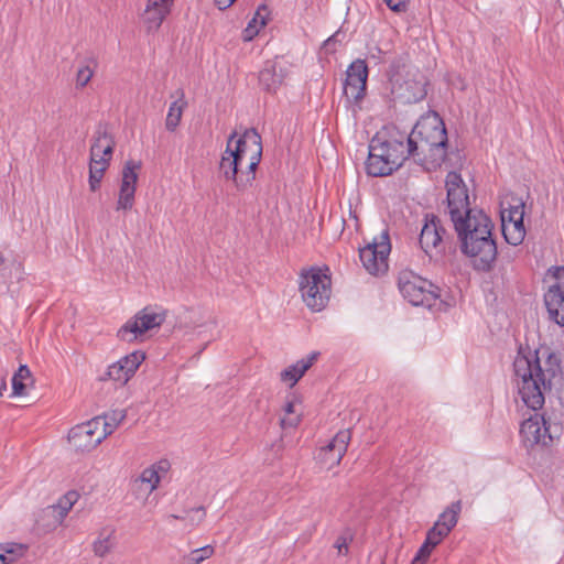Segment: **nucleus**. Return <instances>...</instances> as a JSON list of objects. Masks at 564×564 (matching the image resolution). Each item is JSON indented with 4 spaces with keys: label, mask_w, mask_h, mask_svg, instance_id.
Segmentation results:
<instances>
[{
    "label": "nucleus",
    "mask_w": 564,
    "mask_h": 564,
    "mask_svg": "<svg viewBox=\"0 0 564 564\" xmlns=\"http://www.w3.org/2000/svg\"><path fill=\"white\" fill-rule=\"evenodd\" d=\"M513 370L521 400L533 411L542 409L545 392L563 383L561 359L549 348L536 349L529 356L519 352Z\"/></svg>",
    "instance_id": "obj_1"
},
{
    "label": "nucleus",
    "mask_w": 564,
    "mask_h": 564,
    "mask_svg": "<svg viewBox=\"0 0 564 564\" xmlns=\"http://www.w3.org/2000/svg\"><path fill=\"white\" fill-rule=\"evenodd\" d=\"M464 254L473 259L474 268L488 272L497 259V243L492 237L494 224L482 212L476 210L458 223L453 224Z\"/></svg>",
    "instance_id": "obj_2"
},
{
    "label": "nucleus",
    "mask_w": 564,
    "mask_h": 564,
    "mask_svg": "<svg viewBox=\"0 0 564 564\" xmlns=\"http://www.w3.org/2000/svg\"><path fill=\"white\" fill-rule=\"evenodd\" d=\"M445 123L435 111L422 116L409 133V153L425 171H435L447 156Z\"/></svg>",
    "instance_id": "obj_3"
},
{
    "label": "nucleus",
    "mask_w": 564,
    "mask_h": 564,
    "mask_svg": "<svg viewBox=\"0 0 564 564\" xmlns=\"http://www.w3.org/2000/svg\"><path fill=\"white\" fill-rule=\"evenodd\" d=\"M389 78L394 99L402 104L419 102L423 100L427 94L426 78L417 69L408 68L406 59L402 56L391 62Z\"/></svg>",
    "instance_id": "obj_4"
},
{
    "label": "nucleus",
    "mask_w": 564,
    "mask_h": 564,
    "mask_svg": "<svg viewBox=\"0 0 564 564\" xmlns=\"http://www.w3.org/2000/svg\"><path fill=\"white\" fill-rule=\"evenodd\" d=\"M300 291L306 306L313 312H321L330 297V276L319 268L303 270L300 275Z\"/></svg>",
    "instance_id": "obj_5"
},
{
    "label": "nucleus",
    "mask_w": 564,
    "mask_h": 564,
    "mask_svg": "<svg viewBox=\"0 0 564 564\" xmlns=\"http://www.w3.org/2000/svg\"><path fill=\"white\" fill-rule=\"evenodd\" d=\"M231 152L242 164L246 163L247 177L240 180V186L252 183L256 178V171L262 158L261 135L256 129H247L237 140Z\"/></svg>",
    "instance_id": "obj_6"
},
{
    "label": "nucleus",
    "mask_w": 564,
    "mask_h": 564,
    "mask_svg": "<svg viewBox=\"0 0 564 564\" xmlns=\"http://www.w3.org/2000/svg\"><path fill=\"white\" fill-rule=\"evenodd\" d=\"M399 290L402 296L414 306L432 307L441 296V289L432 282L412 273H402L399 278Z\"/></svg>",
    "instance_id": "obj_7"
},
{
    "label": "nucleus",
    "mask_w": 564,
    "mask_h": 564,
    "mask_svg": "<svg viewBox=\"0 0 564 564\" xmlns=\"http://www.w3.org/2000/svg\"><path fill=\"white\" fill-rule=\"evenodd\" d=\"M391 251L389 231L383 230L371 242L359 249V258L364 268L372 275L388 271V257Z\"/></svg>",
    "instance_id": "obj_8"
},
{
    "label": "nucleus",
    "mask_w": 564,
    "mask_h": 564,
    "mask_svg": "<svg viewBox=\"0 0 564 564\" xmlns=\"http://www.w3.org/2000/svg\"><path fill=\"white\" fill-rule=\"evenodd\" d=\"M447 191V207L453 224L458 223L468 215L476 210L470 208L468 189L465 185L462 175L455 171H451L445 180Z\"/></svg>",
    "instance_id": "obj_9"
},
{
    "label": "nucleus",
    "mask_w": 564,
    "mask_h": 564,
    "mask_svg": "<svg viewBox=\"0 0 564 564\" xmlns=\"http://www.w3.org/2000/svg\"><path fill=\"white\" fill-rule=\"evenodd\" d=\"M558 431L557 425H552L544 415L538 413L523 421L520 427V434L527 448H532L535 445L550 446Z\"/></svg>",
    "instance_id": "obj_10"
},
{
    "label": "nucleus",
    "mask_w": 564,
    "mask_h": 564,
    "mask_svg": "<svg viewBox=\"0 0 564 564\" xmlns=\"http://www.w3.org/2000/svg\"><path fill=\"white\" fill-rule=\"evenodd\" d=\"M165 316V313H155L147 306L119 328L117 337L120 340L132 343L147 332L160 327L164 323Z\"/></svg>",
    "instance_id": "obj_11"
},
{
    "label": "nucleus",
    "mask_w": 564,
    "mask_h": 564,
    "mask_svg": "<svg viewBox=\"0 0 564 564\" xmlns=\"http://www.w3.org/2000/svg\"><path fill=\"white\" fill-rule=\"evenodd\" d=\"M447 238V231L441 219L434 214H426L419 243L430 259H437L443 256Z\"/></svg>",
    "instance_id": "obj_12"
},
{
    "label": "nucleus",
    "mask_w": 564,
    "mask_h": 564,
    "mask_svg": "<svg viewBox=\"0 0 564 564\" xmlns=\"http://www.w3.org/2000/svg\"><path fill=\"white\" fill-rule=\"evenodd\" d=\"M101 419H91L85 423L72 427L68 432V441L78 452H89L107 437L101 432Z\"/></svg>",
    "instance_id": "obj_13"
},
{
    "label": "nucleus",
    "mask_w": 564,
    "mask_h": 564,
    "mask_svg": "<svg viewBox=\"0 0 564 564\" xmlns=\"http://www.w3.org/2000/svg\"><path fill=\"white\" fill-rule=\"evenodd\" d=\"M141 161L128 160L121 172V184L117 209L130 210L134 204V194L137 189L138 172L141 170Z\"/></svg>",
    "instance_id": "obj_14"
},
{
    "label": "nucleus",
    "mask_w": 564,
    "mask_h": 564,
    "mask_svg": "<svg viewBox=\"0 0 564 564\" xmlns=\"http://www.w3.org/2000/svg\"><path fill=\"white\" fill-rule=\"evenodd\" d=\"M237 137V132L234 131L227 141V148L219 162V172L227 181H232L238 191H246L252 183H247L240 186V180L247 177L246 171L242 170L243 164L238 161L237 156L231 152V143Z\"/></svg>",
    "instance_id": "obj_15"
},
{
    "label": "nucleus",
    "mask_w": 564,
    "mask_h": 564,
    "mask_svg": "<svg viewBox=\"0 0 564 564\" xmlns=\"http://www.w3.org/2000/svg\"><path fill=\"white\" fill-rule=\"evenodd\" d=\"M366 171L370 176H387L392 174L394 166L391 160L384 152V148L378 144V134L371 140L369 144V155L366 161Z\"/></svg>",
    "instance_id": "obj_16"
},
{
    "label": "nucleus",
    "mask_w": 564,
    "mask_h": 564,
    "mask_svg": "<svg viewBox=\"0 0 564 564\" xmlns=\"http://www.w3.org/2000/svg\"><path fill=\"white\" fill-rule=\"evenodd\" d=\"M116 142L109 133L108 124L99 122L95 131L90 147V159L93 162L107 161L110 163Z\"/></svg>",
    "instance_id": "obj_17"
},
{
    "label": "nucleus",
    "mask_w": 564,
    "mask_h": 564,
    "mask_svg": "<svg viewBox=\"0 0 564 564\" xmlns=\"http://www.w3.org/2000/svg\"><path fill=\"white\" fill-rule=\"evenodd\" d=\"M173 0H148L142 20L149 33L155 32L171 12Z\"/></svg>",
    "instance_id": "obj_18"
},
{
    "label": "nucleus",
    "mask_w": 564,
    "mask_h": 564,
    "mask_svg": "<svg viewBox=\"0 0 564 564\" xmlns=\"http://www.w3.org/2000/svg\"><path fill=\"white\" fill-rule=\"evenodd\" d=\"M286 72L276 63L268 61L259 73V84L268 93H275L283 84Z\"/></svg>",
    "instance_id": "obj_19"
},
{
    "label": "nucleus",
    "mask_w": 564,
    "mask_h": 564,
    "mask_svg": "<svg viewBox=\"0 0 564 564\" xmlns=\"http://www.w3.org/2000/svg\"><path fill=\"white\" fill-rule=\"evenodd\" d=\"M549 319L564 327V294L557 286H549L544 294Z\"/></svg>",
    "instance_id": "obj_20"
},
{
    "label": "nucleus",
    "mask_w": 564,
    "mask_h": 564,
    "mask_svg": "<svg viewBox=\"0 0 564 564\" xmlns=\"http://www.w3.org/2000/svg\"><path fill=\"white\" fill-rule=\"evenodd\" d=\"M350 438V430L339 431L333 440L322 448L325 458L332 460V464H339L347 451Z\"/></svg>",
    "instance_id": "obj_21"
},
{
    "label": "nucleus",
    "mask_w": 564,
    "mask_h": 564,
    "mask_svg": "<svg viewBox=\"0 0 564 564\" xmlns=\"http://www.w3.org/2000/svg\"><path fill=\"white\" fill-rule=\"evenodd\" d=\"M378 144L384 148V152L391 160L392 165L395 170L402 166L403 162L412 158V153H409V144H403L402 141L394 139H381L378 135Z\"/></svg>",
    "instance_id": "obj_22"
},
{
    "label": "nucleus",
    "mask_w": 564,
    "mask_h": 564,
    "mask_svg": "<svg viewBox=\"0 0 564 564\" xmlns=\"http://www.w3.org/2000/svg\"><path fill=\"white\" fill-rule=\"evenodd\" d=\"M318 356V351H313L306 358L297 360L294 365H291L281 372V380L283 382H289L290 387L295 386L305 372L314 365Z\"/></svg>",
    "instance_id": "obj_23"
},
{
    "label": "nucleus",
    "mask_w": 564,
    "mask_h": 564,
    "mask_svg": "<svg viewBox=\"0 0 564 564\" xmlns=\"http://www.w3.org/2000/svg\"><path fill=\"white\" fill-rule=\"evenodd\" d=\"M502 235L509 245L518 246L525 237V228L523 218L518 220L507 221L506 214L501 213Z\"/></svg>",
    "instance_id": "obj_24"
},
{
    "label": "nucleus",
    "mask_w": 564,
    "mask_h": 564,
    "mask_svg": "<svg viewBox=\"0 0 564 564\" xmlns=\"http://www.w3.org/2000/svg\"><path fill=\"white\" fill-rule=\"evenodd\" d=\"M177 99L174 100L169 108V112L165 119V128L169 131H174L182 119L183 111L187 106V101L185 100V94L183 89H178L176 91Z\"/></svg>",
    "instance_id": "obj_25"
},
{
    "label": "nucleus",
    "mask_w": 564,
    "mask_h": 564,
    "mask_svg": "<svg viewBox=\"0 0 564 564\" xmlns=\"http://www.w3.org/2000/svg\"><path fill=\"white\" fill-rule=\"evenodd\" d=\"M460 511L462 501H454L440 514L437 521L434 524L449 534L458 522Z\"/></svg>",
    "instance_id": "obj_26"
},
{
    "label": "nucleus",
    "mask_w": 564,
    "mask_h": 564,
    "mask_svg": "<svg viewBox=\"0 0 564 564\" xmlns=\"http://www.w3.org/2000/svg\"><path fill=\"white\" fill-rule=\"evenodd\" d=\"M78 497V492L74 490L68 491L58 500L57 505L48 507L46 511L52 513L53 517L57 513L56 522L62 523L63 519L67 516Z\"/></svg>",
    "instance_id": "obj_27"
},
{
    "label": "nucleus",
    "mask_w": 564,
    "mask_h": 564,
    "mask_svg": "<svg viewBox=\"0 0 564 564\" xmlns=\"http://www.w3.org/2000/svg\"><path fill=\"white\" fill-rule=\"evenodd\" d=\"M368 66L364 59L354 61L347 72L345 83L367 86Z\"/></svg>",
    "instance_id": "obj_28"
},
{
    "label": "nucleus",
    "mask_w": 564,
    "mask_h": 564,
    "mask_svg": "<svg viewBox=\"0 0 564 564\" xmlns=\"http://www.w3.org/2000/svg\"><path fill=\"white\" fill-rule=\"evenodd\" d=\"M95 419H101V432L107 433L108 436L112 434L117 426L126 419V411L112 410Z\"/></svg>",
    "instance_id": "obj_29"
},
{
    "label": "nucleus",
    "mask_w": 564,
    "mask_h": 564,
    "mask_svg": "<svg viewBox=\"0 0 564 564\" xmlns=\"http://www.w3.org/2000/svg\"><path fill=\"white\" fill-rule=\"evenodd\" d=\"M109 166V162L102 161V162H93L89 161V189L91 192H96L100 187L101 180L104 177V174L106 170Z\"/></svg>",
    "instance_id": "obj_30"
},
{
    "label": "nucleus",
    "mask_w": 564,
    "mask_h": 564,
    "mask_svg": "<svg viewBox=\"0 0 564 564\" xmlns=\"http://www.w3.org/2000/svg\"><path fill=\"white\" fill-rule=\"evenodd\" d=\"M144 359L145 352L142 350H135L122 357L120 361L123 366V369L126 370V373H128L130 378H132L138 368L140 367V365L144 361Z\"/></svg>",
    "instance_id": "obj_31"
},
{
    "label": "nucleus",
    "mask_w": 564,
    "mask_h": 564,
    "mask_svg": "<svg viewBox=\"0 0 564 564\" xmlns=\"http://www.w3.org/2000/svg\"><path fill=\"white\" fill-rule=\"evenodd\" d=\"M29 378H31L30 369L28 366L21 365L12 378V395L25 394L26 384L24 383V380Z\"/></svg>",
    "instance_id": "obj_32"
},
{
    "label": "nucleus",
    "mask_w": 564,
    "mask_h": 564,
    "mask_svg": "<svg viewBox=\"0 0 564 564\" xmlns=\"http://www.w3.org/2000/svg\"><path fill=\"white\" fill-rule=\"evenodd\" d=\"M111 532L106 534V530L99 533L98 539L93 543V552L98 557H105L112 549Z\"/></svg>",
    "instance_id": "obj_33"
},
{
    "label": "nucleus",
    "mask_w": 564,
    "mask_h": 564,
    "mask_svg": "<svg viewBox=\"0 0 564 564\" xmlns=\"http://www.w3.org/2000/svg\"><path fill=\"white\" fill-rule=\"evenodd\" d=\"M101 380L110 379L113 381L119 382L121 386L126 384L131 378L128 373H126V370L123 369V366L120 360L117 362L110 365L108 367L107 372L104 377L100 378Z\"/></svg>",
    "instance_id": "obj_34"
},
{
    "label": "nucleus",
    "mask_w": 564,
    "mask_h": 564,
    "mask_svg": "<svg viewBox=\"0 0 564 564\" xmlns=\"http://www.w3.org/2000/svg\"><path fill=\"white\" fill-rule=\"evenodd\" d=\"M366 87L358 84L344 83V95L347 102L358 104L366 95Z\"/></svg>",
    "instance_id": "obj_35"
},
{
    "label": "nucleus",
    "mask_w": 564,
    "mask_h": 564,
    "mask_svg": "<svg viewBox=\"0 0 564 564\" xmlns=\"http://www.w3.org/2000/svg\"><path fill=\"white\" fill-rule=\"evenodd\" d=\"M501 213L506 214V220L512 221L523 218L524 216V203L521 198H512V203L509 204L508 208H505Z\"/></svg>",
    "instance_id": "obj_36"
},
{
    "label": "nucleus",
    "mask_w": 564,
    "mask_h": 564,
    "mask_svg": "<svg viewBox=\"0 0 564 564\" xmlns=\"http://www.w3.org/2000/svg\"><path fill=\"white\" fill-rule=\"evenodd\" d=\"M284 411L288 414V416L281 419V421H280L281 426L283 429H285V427H296L299 425V423L301 422V416L300 415L292 416V414L295 413V401H294V399L289 400L286 402V404L284 406Z\"/></svg>",
    "instance_id": "obj_37"
},
{
    "label": "nucleus",
    "mask_w": 564,
    "mask_h": 564,
    "mask_svg": "<svg viewBox=\"0 0 564 564\" xmlns=\"http://www.w3.org/2000/svg\"><path fill=\"white\" fill-rule=\"evenodd\" d=\"M354 534L350 529H346L336 540L334 546L337 549L338 554H347L348 545L352 541Z\"/></svg>",
    "instance_id": "obj_38"
},
{
    "label": "nucleus",
    "mask_w": 564,
    "mask_h": 564,
    "mask_svg": "<svg viewBox=\"0 0 564 564\" xmlns=\"http://www.w3.org/2000/svg\"><path fill=\"white\" fill-rule=\"evenodd\" d=\"M448 533L435 524L427 531L425 540L433 547L437 546Z\"/></svg>",
    "instance_id": "obj_39"
},
{
    "label": "nucleus",
    "mask_w": 564,
    "mask_h": 564,
    "mask_svg": "<svg viewBox=\"0 0 564 564\" xmlns=\"http://www.w3.org/2000/svg\"><path fill=\"white\" fill-rule=\"evenodd\" d=\"M139 480L141 482H147L150 485V490H154L158 487V484L160 481V477L158 475V471L150 467L145 468L142 474L140 475Z\"/></svg>",
    "instance_id": "obj_40"
},
{
    "label": "nucleus",
    "mask_w": 564,
    "mask_h": 564,
    "mask_svg": "<svg viewBox=\"0 0 564 564\" xmlns=\"http://www.w3.org/2000/svg\"><path fill=\"white\" fill-rule=\"evenodd\" d=\"M547 273L555 280L550 286H557L558 291L564 294V267H552Z\"/></svg>",
    "instance_id": "obj_41"
},
{
    "label": "nucleus",
    "mask_w": 564,
    "mask_h": 564,
    "mask_svg": "<svg viewBox=\"0 0 564 564\" xmlns=\"http://www.w3.org/2000/svg\"><path fill=\"white\" fill-rule=\"evenodd\" d=\"M94 72L89 66L80 67L76 74V87L84 88L91 79Z\"/></svg>",
    "instance_id": "obj_42"
},
{
    "label": "nucleus",
    "mask_w": 564,
    "mask_h": 564,
    "mask_svg": "<svg viewBox=\"0 0 564 564\" xmlns=\"http://www.w3.org/2000/svg\"><path fill=\"white\" fill-rule=\"evenodd\" d=\"M387 7L395 13H404L409 8L410 0H383Z\"/></svg>",
    "instance_id": "obj_43"
},
{
    "label": "nucleus",
    "mask_w": 564,
    "mask_h": 564,
    "mask_svg": "<svg viewBox=\"0 0 564 564\" xmlns=\"http://www.w3.org/2000/svg\"><path fill=\"white\" fill-rule=\"evenodd\" d=\"M387 139H394L398 141H402L403 144H409V134L400 131L395 126L387 127Z\"/></svg>",
    "instance_id": "obj_44"
},
{
    "label": "nucleus",
    "mask_w": 564,
    "mask_h": 564,
    "mask_svg": "<svg viewBox=\"0 0 564 564\" xmlns=\"http://www.w3.org/2000/svg\"><path fill=\"white\" fill-rule=\"evenodd\" d=\"M260 29L257 18H252L243 31L245 41L252 40L259 33Z\"/></svg>",
    "instance_id": "obj_45"
},
{
    "label": "nucleus",
    "mask_w": 564,
    "mask_h": 564,
    "mask_svg": "<svg viewBox=\"0 0 564 564\" xmlns=\"http://www.w3.org/2000/svg\"><path fill=\"white\" fill-rule=\"evenodd\" d=\"M269 8L265 4L259 6V8L256 11V14L253 18H257L259 22V28H263L267 25L269 20Z\"/></svg>",
    "instance_id": "obj_46"
},
{
    "label": "nucleus",
    "mask_w": 564,
    "mask_h": 564,
    "mask_svg": "<svg viewBox=\"0 0 564 564\" xmlns=\"http://www.w3.org/2000/svg\"><path fill=\"white\" fill-rule=\"evenodd\" d=\"M195 553H198V557L202 562L213 556L215 549L212 545H205L203 547L194 550Z\"/></svg>",
    "instance_id": "obj_47"
},
{
    "label": "nucleus",
    "mask_w": 564,
    "mask_h": 564,
    "mask_svg": "<svg viewBox=\"0 0 564 564\" xmlns=\"http://www.w3.org/2000/svg\"><path fill=\"white\" fill-rule=\"evenodd\" d=\"M433 549L434 547L432 545H430L429 542L425 540L424 543L419 549L415 556L426 561L429 558V556L431 555Z\"/></svg>",
    "instance_id": "obj_48"
},
{
    "label": "nucleus",
    "mask_w": 564,
    "mask_h": 564,
    "mask_svg": "<svg viewBox=\"0 0 564 564\" xmlns=\"http://www.w3.org/2000/svg\"><path fill=\"white\" fill-rule=\"evenodd\" d=\"M200 563H202V561L198 557V553H195L194 550L192 552H189L188 554L182 556V558L178 562V564H200Z\"/></svg>",
    "instance_id": "obj_49"
},
{
    "label": "nucleus",
    "mask_w": 564,
    "mask_h": 564,
    "mask_svg": "<svg viewBox=\"0 0 564 564\" xmlns=\"http://www.w3.org/2000/svg\"><path fill=\"white\" fill-rule=\"evenodd\" d=\"M191 512H194L197 516L196 518L195 517L191 518V522L196 523V524L200 523L206 516V511H205L204 507H198V508L192 509Z\"/></svg>",
    "instance_id": "obj_50"
},
{
    "label": "nucleus",
    "mask_w": 564,
    "mask_h": 564,
    "mask_svg": "<svg viewBox=\"0 0 564 564\" xmlns=\"http://www.w3.org/2000/svg\"><path fill=\"white\" fill-rule=\"evenodd\" d=\"M236 0H215V4L219 10L228 9Z\"/></svg>",
    "instance_id": "obj_51"
},
{
    "label": "nucleus",
    "mask_w": 564,
    "mask_h": 564,
    "mask_svg": "<svg viewBox=\"0 0 564 564\" xmlns=\"http://www.w3.org/2000/svg\"><path fill=\"white\" fill-rule=\"evenodd\" d=\"M7 390V383L4 380L1 381L0 383V397L3 395V392Z\"/></svg>",
    "instance_id": "obj_52"
},
{
    "label": "nucleus",
    "mask_w": 564,
    "mask_h": 564,
    "mask_svg": "<svg viewBox=\"0 0 564 564\" xmlns=\"http://www.w3.org/2000/svg\"><path fill=\"white\" fill-rule=\"evenodd\" d=\"M425 563V560H422L420 557H414L411 562V564H424Z\"/></svg>",
    "instance_id": "obj_53"
},
{
    "label": "nucleus",
    "mask_w": 564,
    "mask_h": 564,
    "mask_svg": "<svg viewBox=\"0 0 564 564\" xmlns=\"http://www.w3.org/2000/svg\"><path fill=\"white\" fill-rule=\"evenodd\" d=\"M0 564H8L7 556L4 554H0Z\"/></svg>",
    "instance_id": "obj_54"
},
{
    "label": "nucleus",
    "mask_w": 564,
    "mask_h": 564,
    "mask_svg": "<svg viewBox=\"0 0 564 564\" xmlns=\"http://www.w3.org/2000/svg\"><path fill=\"white\" fill-rule=\"evenodd\" d=\"M334 37H335V36L329 37V39L326 41V45H329V44L334 41Z\"/></svg>",
    "instance_id": "obj_55"
},
{
    "label": "nucleus",
    "mask_w": 564,
    "mask_h": 564,
    "mask_svg": "<svg viewBox=\"0 0 564 564\" xmlns=\"http://www.w3.org/2000/svg\"><path fill=\"white\" fill-rule=\"evenodd\" d=\"M18 549H19V551H20V554H22V552H23L26 547H25V546H23V545H19V547H18Z\"/></svg>",
    "instance_id": "obj_56"
},
{
    "label": "nucleus",
    "mask_w": 564,
    "mask_h": 564,
    "mask_svg": "<svg viewBox=\"0 0 564 564\" xmlns=\"http://www.w3.org/2000/svg\"><path fill=\"white\" fill-rule=\"evenodd\" d=\"M174 519H183L182 517H178V516H172Z\"/></svg>",
    "instance_id": "obj_57"
},
{
    "label": "nucleus",
    "mask_w": 564,
    "mask_h": 564,
    "mask_svg": "<svg viewBox=\"0 0 564 564\" xmlns=\"http://www.w3.org/2000/svg\"><path fill=\"white\" fill-rule=\"evenodd\" d=\"M7 553H13V550L12 549L7 550Z\"/></svg>",
    "instance_id": "obj_58"
},
{
    "label": "nucleus",
    "mask_w": 564,
    "mask_h": 564,
    "mask_svg": "<svg viewBox=\"0 0 564 564\" xmlns=\"http://www.w3.org/2000/svg\"><path fill=\"white\" fill-rule=\"evenodd\" d=\"M3 262V258L0 256V264Z\"/></svg>",
    "instance_id": "obj_59"
}]
</instances>
